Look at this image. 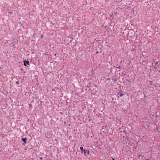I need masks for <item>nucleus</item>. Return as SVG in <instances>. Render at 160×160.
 <instances>
[{
	"instance_id": "obj_9",
	"label": "nucleus",
	"mask_w": 160,
	"mask_h": 160,
	"mask_svg": "<svg viewBox=\"0 0 160 160\" xmlns=\"http://www.w3.org/2000/svg\"><path fill=\"white\" fill-rule=\"evenodd\" d=\"M16 83H18V81L16 82Z\"/></svg>"
},
{
	"instance_id": "obj_1",
	"label": "nucleus",
	"mask_w": 160,
	"mask_h": 160,
	"mask_svg": "<svg viewBox=\"0 0 160 160\" xmlns=\"http://www.w3.org/2000/svg\"><path fill=\"white\" fill-rule=\"evenodd\" d=\"M80 149L81 150H83L84 151V153L85 154L86 153V151H87L88 154V155L90 153H89V150H84L83 148V147H80Z\"/></svg>"
},
{
	"instance_id": "obj_8",
	"label": "nucleus",
	"mask_w": 160,
	"mask_h": 160,
	"mask_svg": "<svg viewBox=\"0 0 160 160\" xmlns=\"http://www.w3.org/2000/svg\"><path fill=\"white\" fill-rule=\"evenodd\" d=\"M112 160H115V159H114V158H112Z\"/></svg>"
},
{
	"instance_id": "obj_7",
	"label": "nucleus",
	"mask_w": 160,
	"mask_h": 160,
	"mask_svg": "<svg viewBox=\"0 0 160 160\" xmlns=\"http://www.w3.org/2000/svg\"><path fill=\"white\" fill-rule=\"evenodd\" d=\"M42 157H41V158H40V159H41V160H42Z\"/></svg>"
},
{
	"instance_id": "obj_3",
	"label": "nucleus",
	"mask_w": 160,
	"mask_h": 160,
	"mask_svg": "<svg viewBox=\"0 0 160 160\" xmlns=\"http://www.w3.org/2000/svg\"><path fill=\"white\" fill-rule=\"evenodd\" d=\"M27 138H22V141L24 142L25 143L26 142V140H27Z\"/></svg>"
},
{
	"instance_id": "obj_13",
	"label": "nucleus",
	"mask_w": 160,
	"mask_h": 160,
	"mask_svg": "<svg viewBox=\"0 0 160 160\" xmlns=\"http://www.w3.org/2000/svg\"><path fill=\"white\" fill-rule=\"evenodd\" d=\"M1 68V67L0 66V69Z\"/></svg>"
},
{
	"instance_id": "obj_5",
	"label": "nucleus",
	"mask_w": 160,
	"mask_h": 160,
	"mask_svg": "<svg viewBox=\"0 0 160 160\" xmlns=\"http://www.w3.org/2000/svg\"><path fill=\"white\" fill-rule=\"evenodd\" d=\"M120 68V66H119L118 67H117V68L119 69V68Z\"/></svg>"
},
{
	"instance_id": "obj_12",
	"label": "nucleus",
	"mask_w": 160,
	"mask_h": 160,
	"mask_svg": "<svg viewBox=\"0 0 160 160\" xmlns=\"http://www.w3.org/2000/svg\"><path fill=\"white\" fill-rule=\"evenodd\" d=\"M56 54H55V56H56Z\"/></svg>"
},
{
	"instance_id": "obj_4",
	"label": "nucleus",
	"mask_w": 160,
	"mask_h": 160,
	"mask_svg": "<svg viewBox=\"0 0 160 160\" xmlns=\"http://www.w3.org/2000/svg\"><path fill=\"white\" fill-rule=\"evenodd\" d=\"M119 95L121 97H122L123 96V95H124V94L123 93H122V92H121L120 94H119Z\"/></svg>"
},
{
	"instance_id": "obj_10",
	"label": "nucleus",
	"mask_w": 160,
	"mask_h": 160,
	"mask_svg": "<svg viewBox=\"0 0 160 160\" xmlns=\"http://www.w3.org/2000/svg\"><path fill=\"white\" fill-rule=\"evenodd\" d=\"M142 156V155L141 154H140V155H139V156L140 157V156Z\"/></svg>"
},
{
	"instance_id": "obj_6",
	"label": "nucleus",
	"mask_w": 160,
	"mask_h": 160,
	"mask_svg": "<svg viewBox=\"0 0 160 160\" xmlns=\"http://www.w3.org/2000/svg\"><path fill=\"white\" fill-rule=\"evenodd\" d=\"M43 37V35H41V38H42Z\"/></svg>"
},
{
	"instance_id": "obj_2",
	"label": "nucleus",
	"mask_w": 160,
	"mask_h": 160,
	"mask_svg": "<svg viewBox=\"0 0 160 160\" xmlns=\"http://www.w3.org/2000/svg\"><path fill=\"white\" fill-rule=\"evenodd\" d=\"M29 64V62L28 61L25 60L24 61V65L26 66L27 65Z\"/></svg>"
},
{
	"instance_id": "obj_14",
	"label": "nucleus",
	"mask_w": 160,
	"mask_h": 160,
	"mask_svg": "<svg viewBox=\"0 0 160 160\" xmlns=\"http://www.w3.org/2000/svg\"><path fill=\"white\" fill-rule=\"evenodd\" d=\"M146 160H148V159H147Z\"/></svg>"
},
{
	"instance_id": "obj_11",
	"label": "nucleus",
	"mask_w": 160,
	"mask_h": 160,
	"mask_svg": "<svg viewBox=\"0 0 160 160\" xmlns=\"http://www.w3.org/2000/svg\"><path fill=\"white\" fill-rule=\"evenodd\" d=\"M122 61H121V63H122Z\"/></svg>"
}]
</instances>
